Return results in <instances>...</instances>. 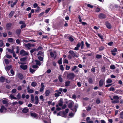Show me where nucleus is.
<instances>
[{"label": "nucleus", "instance_id": "1", "mask_svg": "<svg viewBox=\"0 0 123 123\" xmlns=\"http://www.w3.org/2000/svg\"><path fill=\"white\" fill-rule=\"evenodd\" d=\"M16 110V108H0V112H14Z\"/></svg>", "mask_w": 123, "mask_h": 123}, {"label": "nucleus", "instance_id": "2", "mask_svg": "<svg viewBox=\"0 0 123 123\" xmlns=\"http://www.w3.org/2000/svg\"><path fill=\"white\" fill-rule=\"evenodd\" d=\"M81 46V49H82L84 48V42L83 41H81L80 43L78 42L77 44L76 47L75 48L74 50H78L79 49V48Z\"/></svg>", "mask_w": 123, "mask_h": 123}, {"label": "nucleus", "instance_id": "3", "mask_svg": "<svg viewBox=\"0 0 123 123\" xmlns=\"http://www.w3.org/2000/svg\"><path fill=\"white\" fill-rule=\"evenodd\" d=\"M74 76L75 75L74 73H70L67 74V77L69 79L72 80L73 79Z\"/></svg>", "mask_w": 123, "mask_h": 123}, {"label": "nucleus", "instance_id": "4", "mask_svg": "<svg viewBox=\"0 0 123 123\" xmlns=\"http://www.w3.org/2000/svg\"><path fill=\"white\" fill-rule=\"evenodd\" d=\"M68 53L71 54L72 55V56L73 57H79L78 55L76 52H74L73 51L70 50L68 52Z\"/></svg>", "mask_w": 123, "mask_h": 123}, {"label": "nucleus", "instance_id": "5", "mask_svg": "<svg viewBox=\"0 0 123 123\" xmlns=\"http://www.w3.org/2000/svg\"><path fill=\"white\" fill-rule=\"evenodd\" d=\"M17 79H19L21 80H23L24 78L23 75L21 73H18L16 77Z\"/></svg>", "mask_w": 123, "mask_h": 123}, {"label": "nucleus", "instance_id": "6", "mask_svg": "<svg viewBox=\"0 0 123 123\" xmlns=\"http://www.w3.org/2000/svg\"><path fill=\"white\" fill-rule=\"evenodd\" d=\"M28 54V52H26L24 50H21L20 52V55L22 56L27 55Z\"/></svg>", "mask_w": 123, "mask_h": 123}, {"label": "nucleus", "instance_id": "7", "mask_svg": "<svg viewBox=\"0 0 123 123\" xmlns=\"http://www.w3.org/2000/svg\"><path fill=\"white\" fill-rule=\"evenodd\" d=\"M25 46L27 49H30V47H34L35 46V45L34 44H31L30 43H28L25 44Z\"/></svg>", "mask_w": 123, "mask_h": 123}, {"label": "nucleus", "instance_id": "8", "mask_svg": "<svg viewBox=\"0 0 123 123\" xmlns=\"http://www.w3.org/2000/svg\"><path fill=\"white\" fill-rule=\"evenodd\" d=\"M63 103L62 99V98H61L58 101V104L56 105V107L58 108L59 106L61 107Z\"/></svg>", "mask_w": 123, "mask_h": 123}, {"label": "nucleus", "instance_id": "9", "mask_svg": "<svg viewBox=\"0 0 123 123\" xmlns=\"http://www.w3.org/2000/svg\"><path fill=\"white\" fill-rule=\"evenodd\" d=\"M109 97L111 100H113L114 99L116 100H118L120 98V97L118 96L117 95L114 96H113V98H111L110 96H109Z\"/></svg>", "mask_w": 123, "mask_h": 123}, {"label": "nucleus", "instance_id": "10", "mask_svg": "<svg viewBox=\"0 0 123 123\" xmlns=\"http://www.w3.org/2000/svg\"><path fill=\"white\" fill-rule=\"evenodd\" d=\"M98 17L100 19H104L106 18V16L104 14L101 13L99 15Z\"/></svg>", "mask_w": 123, "mask_h": 123}, {"label": "nucleus", "instance_id": "11", "mask_svg": "<svg viewBox=\"0 0 123 123\" xmlns=\"http://www.w3.org/2000/svg\"><path fill=\"white\" fill-rule=\"evenodd\" d=\"M41 88H40L39 90V91L40 92H42L44 90V86L43 83H41Z\"/></svg>", "mask_w": 123, "mask_h": 123}, {"label": "nucleus", "instance_id": "12", "mask_svg": "<svg viewBox=\"0 0 123 123\" xmlns=\"http://www.w3.org/2000/svg\"><path fill=\"white\" fill-rule=\"evenodd\" d=\"M105 82V80L101 79L99 82V85L100 87L102 86L103 85Z\"/></svg>", "mask_w": 123, "mask_h": 123}, {"label": "nucleus", "instance_id": "13", "mask_svg": "<svg viewBox=\"0 0 123 123\" xmlns=\"http://www.w3.org/2000/svg\"><path fill=\"white\" fill-rule=\"evenodd\" d=\"M68 111L69 110L67 108L65 112L64 111L62 112V116L65 117L66 114L68 113Z\"/></svg>", "mask_w": 123, "mask_h": 123}, {"label": "nucleus", "instance_id": "14", "mask_svg": "<svg viewBox=\"0 0 123 123\" xmlns=\"http://www.w3.org/2000/svg\"><path fill=\"white\" fill-rule=\"evenodd\" d=\"M22 65L20 66V67L24 70L26 69L27 67V66L26 65H25L23 63H21Z\"/></svg>", "mask_w": 123, "mask_h": 123}, {"label": "nucleus", "instance_id": "15", "mask_svg": "<svg viewBox=\"0 0 123 123\" xmlns=\"http://www.w3.org/2000/svg\"><path fill=\"white\" fill-rule=\"evenodd\" d=\"M31 116L36 119H37L38 117V115L36 113H31Z\"/></svg>", "mask_w": 123, "mask_h": 123}, {"label": "nucleus", "instance_id": "16", "mask_svg": "<svg viewBox=\"0 0 123 123\" xmlns=\"http://www.w3.org/2000/svg\"><path fill=\"white\" fill-rule=\"evenodd\" d=\"M73 102L72 101H70L68 102V108H71L72 107Z\"/></svg>", "mask_w": 123, "mask_h": 123}, {"label": "nucleus", "instance_id": "17", "mask_svg": "<svg viewBox=\"0 0 123 123\" xmlns=\"http://www.w3.org/2000/svg\"><path fill=\"white\" fill-rule=\"evenodd\" d=\"M35 104L37 105L39 102V101L38 100V97L37 96H36L35 97Z\"/></svg>", "mask_w": 123, "mask_h": 123}, {"label": "nucleus", "instance_id": "18", "mask_svg": "<svg viewBox=\"0 0 123 123\" xmlns=\"http://www.w3.org/2000/svg\"><path fill=\"white\" fill-rule=\"evenodd\" d=\"M106 25L107 28L109 29H111V25L108 22H106Z\"/></svg>", "mask_w": 123, "mask_h": 123}, {"label": "nucleus", "instance_id": "19", "mask_svg": "<svg viewBox=\"0 0 123 123\" xmlns=\"http://www.w3.org/2000/svg\"><path fill=\"white\" fill-rule=\"evenodd\" d=\"M50 92V91L49 90H46L45 91V96H48Z\"/></svg>", "mask_w": 123, "mask_h": 123}, {"label": "nucleus", "instance_id": "20", "mask_svg": "<svg viewBox=\"0 0 123 123\" xmlns=\"http://www.w3.org/2000/svg\"><path fill=\"white\" fill-rule=\"evenodd\" d=\"M31 99L32 103H33L34 102V95L33 94H31Z\"/></svg>", "mask_w": 123, "mask_h": 123}, {"label": "nucleus", "instance_id": "21", "mask_svg": "<svg viewBox=\"0 0 123 123\" xmlns=\"http://www.w3.org/2000/svg\"><path fill=\"white\" fill-rule=\"evenodd\" d=\"M28 111V109L27 108H24L22 111V112L24 113H27Z\"/></svg>", "mask_w": 123, "mask_h": 123}, {"label": "nucleus", "instance_id": "22", "mask_svg": "<svg viewBox=\"0 0 123 123\" xmlns=\"http://www.w3.org/2000/svg\"><path fill=\"white\" fill-rule=\"evenodd\" d=\"M12 67V66L10 65L5 67V69L6 71L9 70Z\"/></svg>", "mask_w": 123, "mask_h": 123}, {"label": "nucleus", "instance_id": "23", "mask_svg": "<svg viewBox=\"0 0 123 123\" xmlns=\"http://www.w3.org/2000/svg\"><path fill=\"white\" fill-rule=\"evenodd\" d=\"M21 30L20 29H18L16 31V34L18 35H19L20 34Z\"/></svg>", "mask_w": 123, "mask_h": 123}, {"label": "nucleus", "instance_id": "24", "mask_svg": "<svg viewBox=\"0 0 123 123\" xmlns=\"http://www.w3.org/2000/svg\"><path fill=\"white\" fill-rule=\"evenodd\" d=\"M14 11H11L9 15V17L10 18H11L14 14Z\"/></svg>", "mask_w": 123, "mask_h": 123}, {"label": "nucleus", "instance_id": "25", "mask_svg": "<svg viewBox=\"0 0 123 123\" xmlns=\"http://www.w3.org/2000/svg\"><path fill=\"white\" fill-rule=\"evenodd\" d=\"M5 80V78L3 76H1L0 78V81L1 82H3Z\"/></svg>", "mask_w": 123, "mask_h": 123}, {"label": "nucleus", "instance_id": "26", "mask_svg": "<svg viewBox=\"0 0 123 123\" xmlns=\"http://www.w3.org/2000/svg\"><path fill=\"white\" fill-rule=\"evenodd\" d=\"M106 82L107 84H109L112 83V80L111 79H108L106 80Z\"/></svg>", "mask_w": 123, "mask_h": 123}, {"label": "nucleus", "instance_id": "27", "mask_svg": "<svg viewBox=\"0 0 123 123\" xmlns=\"http://www.w3.org/2000/svg\"><path fill=\"white\" fill-rule=\"evenodd\" d=\"M6 49L7 50V51L9 52L11 54H12L14 52L13 49H9L7 48Z\"/></svg>", "mask_w": 123, "mask_h": 123}, {"label": "nucleus", "instance_id": "28", "mask_svg": "<svg viewBox=\"0 0 123 123\" xmlns=\"http://www.w3.org/2000/svg\"><path fill=\"white\" fill-rule=\"evenodd\" d=\"M70 84V82L69 81H67L65 83V86H69Z\"/></svg>", "mask_w": 123, "mask_h": 123}, {"label": "nucleus", "instance_id": "29", "mask_svg": "<svg viewBox=\"0 0 123 123\" xmlns=\"http://www.w3.org/2000/svg\"><path fill=\"white\" fill-rule=\"evenodd\" d=\"M8 41L10 43H13L14 41L13 38H9L8 39Z\"/></svg>", "mask_w": 123, "mask_h": 123}, {"label": "nucleus", "instance_id": "30", "mask_svg": "<svg viewBox=\"0 0 123 123\" xmlns=\"http://www.w3.org/2000/svg\"><path fill=\"white\" fill-rule=\"evenodd\" d=\"M58 79L59 81L60 82H62L63 79L62 77V76L61 75H60L58 77Z\"/></svg>", "mask_w": 123, "mask_h": 123}, {"label": "nucleus", "instance_id": "31", "mask_svg": "<svg viewBox=\"0 0 123 123\" xmlns=\"http://www.w3.org/2000/svg\"><path fill=\"white\" fill-rule=\"evenodd\" d=\"M3 103L4 104H5L6 106H7L8 105V104L7 101L5 100H2Z\"/></svg>", "mask_w": 123, "mask_h": 123}, {"label": "nucleus", "instance_id": "32", "mask_svg": "<svg viewBox=\"0 0 123 123\" xmlns=\"http://www.w3.org/2000/svg\"><path fill=\"white\" fill-rule=\"evenodd\" d=\"M111 102V103L113 104L118 103H119V100H113Z\"/></svg>", "mask_w": 123, "mask_h": 123}, {"label": "nucleus", "instance_id": "33", "mask_svg": "<svg viewBox=\"0 0 123 123\" xmlns=\"http://www.w3.org/2000/svg\"><path fill=\"white\" fill-rule=\"evenodd\" d=\"M61 108H56V111H54L53 113L54 114H56L57 111H59L61 110Z\"/></svg>", "mask_w": 123, "mask_h": 123}, {"label": "nucleus", "instance_id": "34", "mask_svg": "<svg viewBox=\"0 0 123 123\" xmlns=\"http://www.w3.org/2000/svg\"><path fill=\"white\" fill-rule=\"evenodd\" d=\"M12 24L11 23L7 24L6 25V27L7 28H10Z\"/></svg>", "mask_w": 123, "mask_h": 123}, {"label": "nucleus", "instance_id": "35", "mask_svg": "<svg viewBox=\"0 0 123 123\" xmlns=\"http://www.w3.org/2000/svg\"><path fill=\"white\" fill-rule=\"evenodd\" d=\"M88 81L89 83H92L93 82V80L92 78H89L88 80Z\"/></svg>", "mask_w": 123, "mask_h": 123}, {"label": "nucleus", "instance_id": "36", "mask_svg": "<svg viewBox=\"0 0 123 123\" xmlns=\"http://www.w3.org/2000/svg\"><path fill=\"white\" fill-rule=\"evenodd\" d=\"M37 84V83L36 82H32L31 83V85L33 87H35L36 86Z\"/></svg>", "mask_w": 123, "mask_h": 123}, {"label": "nucleus", "instance_id": "37", "mask_svg": "<svg viewBox=\"0 0 123 123\" xmlns=\"http://www.w3.org/2000/svg\"><path fill=\"white\" fill-rule=\"evenodd\" d=\"M50 55L51 57H54L55 58V55L54 54V53L52 52H51L50 53Z\"/></svg>", "mask_w": 123, "mask_h": 123}, {"label": "nucleus", "instance_id": "38", "mask_svg": "<svg viewBox=\"0 0 123 123\" xmlns=\"http://www.w3.org/2000/svg\"><path fill=\"white\" fill-rule=\"evenodd\" d=\"M74 113H73L72 112H71L70 113H69V116L70 117H73L74 115Z\"/></svg>", "mask_w": 123, "mask_h": 123}, {"label": "nucleus", "instance_id": "39", "mask_svg": "<svg viewBox=\"0 0 123 123\" xmlns=\"http://www.w3.org/2000/svg\"><path fill=\"white\" fill-rule=\"evenodd\" d=\"M10 97L11 98V99H17L16 98L14 97V96L12 94H11L10 95Z\"/></svg>", "mask_w": 123, "mask_h": 123}, {"label": "nucleus", "instance_id": "40", "mask_svg": "<svg viewBox=\"0 0 123 123\" xmlns=\"http://www.w3.org/2000/svg\"><path fill=\"white\" fill-rule=\"evenodd\" d=\"M16 42L18 44H19L21 42V41L18 39H17L16 40Z\"/></svg>", "mask_w": 123, "mask_h": 123}, {"label": "nucleus", "instance_id": "41", "mask_svg": "<svg viewBox=\"0 0 123 123\" xmlns=\"http://www.w3.org/2000/svg\"><path fill=\"white\" fill-rule=\"evenodd\" d=\"M35 51H37V49L36 48L33 49L31 50L30 51L31 53H32Z\"/></svg>", "mask_w": 123, "mask_h": 123}, {"label": "nucleus", "instance_id": "42", "mask_svg": "<svg viewBox=\"0 0 123 123\" xmlns=\"http://www.w3.org/2000/svg\"><path fill=\"white\" fill-rule=\"evenodd\" d=\"M4 45L3 41L2 40H0V47Z\"/></svg>", "mask_w": 123, "mask_h": 123}, {"label": "nucleus", "instance_id": "43", "mask_svg": "<svg viewBox=\"0 0 123 123\" xmlns=\"http://www.w3.org/2000/svg\"><path fill=\"white\" fill-rule=\"evenodd\" d=\"M6 57L10 59L12 58V56L10 55H9L7 54H6Z\"/></svg>", "mask_w": 123, "mask_h": 123}, {"label": "nucleus", "instance_id": "44", "mask_svg": "<svg viewBox=\"0 0 123 123\" xmlns=\"http://www.w3.org/2000/svg\"><path fill=\"white\" fill-rule=\"evenodd\" d=\"M17 1L18 0H16V1L14 2L12 4H11V6L12 7H13L15 5L17 2Z\"/></svg>", "mask_w": 123, "mask_h": 123}, {"label": "nucleus", "instance_id": "45", "mask_svg": "<svg viewBox=\"0 0 123 123\" xmlns=\"http://www.w3.org/2000/svg\"><path fill=\"white\" fill-rule=\"evenodd\" d=\"M5 62L6 64H8L9 63V60L7 59H5Z\"/></svg>", "mask_w": 123, "mask_h": 123}, {"label": "nucleus", "instance_id": "46", "mask_svg": "<svg viewBox=\"0 0 123 123\" xmlns=\"http://www.w3.org/2000/svg\"><path fill=\"white\" fill-rule=\"evenodd\" d=\"M110 68L112 69H114L115 68V67L114 65H111L110 67Z\"/></svg>", "mask_w": 123, "mask_h": 123}, {"label": "nucleus", "instance_id": "47", "mask_svg": "<svg viewBox=\"0 0 123 123\" xmlns=\"http://www.w3.org/2000/svg\"><path fill=\"white\" fill-rule=\"evenodd\" d=\"M120 117L122 119H123V112H121L120 114Z\"/></svg>", "mask_w": 123, "mask_h": 123}, {"label": "nucleus", "instance_id": "48", "mask_svg": "<svg viewBox=\"0 0 123 123\" xmlns=\"http://www.w3.org/2000/svg\"><path fill=\"white\" fill-rule=\"evenodd\" d=\"M77 68V66H74L72 68V70L74 71Z\"/></svg>", "mask_w": 123, "mask_h": 123}, {"label": "nucleus", "instance_id": "49", "mask_svg": "<svg viewBox=\"0 0 123 123\" xmlns=\"http://www.w3.org/2000/svg\"><path fill=\"white\" fill-rule=\"evenodd\" d=\"M12 54H13V56L15 57V59H18V57H16V54L15 52H14Z\"/></svg>", "mask_w": 123, "mask_h": 123}, {"label": "nucleus", "instance_id": "50", "mask_svg": "<svg viewBox=\"0 0 123 123\" xmlns=\"http://www.w3.org/2000/svg\"><path fill=\"white\" fill-rule=\"evenodd\" d=\"M35 62H36V64L37 65L39 66L41 65V63L38 60H35Z\"/></svg>", "mask_w": 123, "mask_h": 123}, {"label": "nucleus", "instance_id": "51", "mask_svg": "<svg viewBox=\"0 0 123 123\" xmlns=\"http://www.w3.org/2000/svg\"><path fill=\"white\" fill-rule=\"evenodd\" d=\"M85 43L87 48H88L90 47V44H89L87 42H86Z\"/></svg>", "mask_w": 123, "mask_h": 123}, {"label": "nucleus", "instance_id": "52", "mask_svg": "<svg viewBox=\"0 0 123 123\" xmlns=\"http://www.w3.org/2000/svg\"><path fill=\"white\" fill-rule=\"evenodd\" d=\"M33 90L32 89H29L28 90V92L29 93H33Z\"/></svg>", "mask_w": 123, "mask_h": 123}, {"label": "nucleus", "instance_id": "53", "mask_svg": "<svg viewBox=\"0 0 123 123\" xmlns=\"http://www.w3.org/2000/svg\"><path fill=\"white\" fill-rule=\"evenodd\" d=\"M26 26V25L25 24V23H24V24H23L20 27V28L21 29H22L23 28H25V27Z\"/></svg>", "mask_w": 123, "mask_h": 123}, {"label": "nucleus", "instance_id": "54", "mask_svg": "<svg viewBox=\"0 0 123 123\" xmlns=\"http://www.w3.org/2000/svg\"><path fill=\"white\" fill-rule=\"evenodd\" d=\"M68 39L69 41L71 42H72L74 40V39L73 38L71 37H69Z\"/></svg>", "mask_w": 123, "mask_h": 123}, {"label": "nucleus", "instance_id": "55", "mask_svg": "<svg viewBox=\"0 0 123 123\" xmlns=\"http://www.w3.org/2000/svg\"><path fill=\"white\" fill-rule=\"evenodd\" d=\"M16 53H18L19 52V47L18 46H17V47L16 48Z\"/></svg>", "mask_w": 123, "mask_h": 123}, {"label": "nucleus", "instance_id": "56", "mask_svg": "<svg viewBox=\"0 0 123 123\" xmlns=\"http://www.w3.org/2000/svg\"><path fill=\"white\" fill-rule=\"evenodd\" d=\"M17 97L18 99H20L21 97L20 94V93H18L17 96Z\"/></svg>", "mask_w": 123, "mask_h": 123}, {"label": "nucleus", "instance_id": "57", "mask_svg": "<svg viewBox=\"0 0 123 123\" xmlns=\"http://www.w3.org/2000/svg\"><path fill=\"white\" fill-rule=\"evenodd\" d=\"M102 57V56L101 55H97L96 56V58L97 59H100Z\"/></svg>", "mask_w": 123, "mask_h": 123}, {"label": "nucleus", "instance_id": "58", "mask_svg": "<svg viewBox=\"0 0 123 123\" xmlns=\"http://www.w3.org/2000/svg\"><path fill=\"white\" fill-rule=\"evenodd\" d=\"M38 58L39 60L41 61H43V58L41 56H39L38 57Z\"/></svg>", "mask_w": 123, "mask_h": 123}, {"label": "nucleus", "instance_id": "59", "mask_svg": "<svg viewBox=\"0 0 123 123\" xmlns=\"http://www.w3.org/2000/svg\"><path fill=\"white\" fill-rule=\"evenodd\" d=\"M71 110L74 112H75L77 111L76 108H71Z\"/></svg>", "mask_w": 123, "mask_h": 123}, {"label": "nucleus", "instance_id": "60", "mask_svg": "<svg viewBox=\"0 0 123 123\" xmlns=\"http://www.w3.org/2000/svg\"><path fill=\"white\" fill-rule=\"evenodd\" d=\"M100 102V101L99 98H98L97 99L96 103L97 104H99Z\"/></svg>", "mask_w": 123, "mask_h": 123}, {"label": "nucleus", "instance_id": "61", "mask_svg": "<svg viewBox=\"0 0 123 123\" xmlns=\"http://www.w3.org/2000/svg\"><path fill=\"white\" fill-rule=\"evenodd\" d=\"M50 8H48L45 11V13H47L50 10Z\"/></svg>", "mask_w": 123, "mask_h": 123}, {"label": "nucleus", "instance_id": "62", "mask_svg": "<svg viewBox=\"0 0 123 123\" xmlns=\"http://www.w3.org/2000/svg\"><path fill=\"white\" fill-rule=\"evenodd\" d=\"M26 57H24L21 58L20 59V60L21 61H25L26 60Z\"/></svg>", "mask_w": 123, "mask_h": 123}, {"label": "nucleus", "instance_id": "63", "mask_svg": "<svg viewBox=\"0 0 123 123\" xmlns=\"http://www.w3.org/2000/svg\"><path fill=\"white\" fill-rule=\"evenodd\" d=\"M63 60V62L64 63H66L67 64L68 63V60L65 59H64Z\"/></svg>", "mask_w": 123, "mask_h": 123}, {"label": "nucleus", "instance_id": "64", "mask_svg": "<svg viewBox=\"0 0 123 123\" xmlns=\"http://www.w3.org/2000/svg\"><path fill=\"white\" fill-rule=\"evenodd\" d=\"M43 48L42 47L39 46L38 47V48L37 49V51L38 50H41Z\"/></svg>", "mask_w": 123, "mask_h": 123}]
</instances>
